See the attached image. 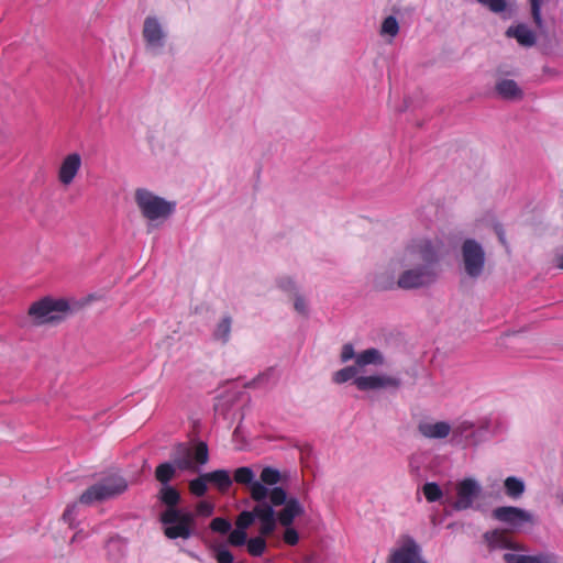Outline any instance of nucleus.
<instances>
[{"label":"nucleus","mask_w":563,"mask_h":563,"mask_svg":"<svg viewBox=\"0 0 563 563\" xmlns=\"http://www.w3.org/2000/svg\"><path fill=\"white\" fill-rule=\"evenodd\" d=\"M402 262L412 267L405 269L399 275L397 279L399 288L428 287L437 280L435 253L430 242L419 241L408 245L402 253Z\"/></svg>","instance_id":"f257e3e1"},{"label":"nucleus","mask_w":563,"mask_h":563,"mask_svg":"<svg viewBox=\"0 0 563 563\" xmlns=\"http://www.w3.org/2000/svg\"><path fill=\"white\" fill-rule=\"evenodd\" d=\"M158 499L167 507L159 517L165 537L170 540L191 538L195 534V515L176 507L180 501L178 490L164 485L158 492Z\"/></svg>","instance_id":"f03ea898"},{"label":"nucleus","mask_w":563,"mask_h":563,"mask_svg":"<svg viewBox=\"0 0 563 563\" xmlns=\"http://www.w3.org/2000/svg\"><path fill=\"white\" fill-rule=\"evenodd\" d=\"M234 481L238 484L247 486L251 498L260 503L267 498L271 492L268 486H275L280 483L282 474L278 470L266 466L261 472L260 481H256L253 470L242 466L234 471Z\"/></svg>","instance_id":"7ed1b4c3"},{"label":"nucleus","mask_w":563,"mask_h":563,"mask_svg":"<svg viewBox=\"0 0 563 563\" xmlns=\"http://www.w3.org/2000/svg\"><path fill=\"white\" fill-rule=\"evenodd\" d=\"M69 311L68 302L60 298L45 297L33 302L29 316L36 325L62 321Z\"/></svg>","instance_id":"20e7f679"},{"label":"nucleus","mask_w":563,"mask_h":563,"mask_svg":"<svg viewBox=\"0 0 563 563\" xmlns=\"http://www.w3.org/2000/svg\"><path fill=\"white\" fill-rule=\"evenodd\" d=\"M128 489L126 481L120 475H110L88 487L79 497L81 504L91 505L123 494Z\"/></svg>","instance_id":"39448f33"},{"label":"nucleus","mask_w":563,"mask_h":563,"mask_svg":"<svg viewBox=\"0 0 563 563\" xmlns=\"http://www.w3.org/2000/svg\"><path fill=\"white\" fill-rule=\"evenodd\" d=\"M134 198L143 217L150 221L166 219L175 209V203L166 201L143 188L135 190Z\"/></svg>","instance_id":"423d86ee"},{"label":"nucleus","mask_w":563,"mask_h":563,"mask_svg":"<svg viewBox=\"0 0 563 563\" xmlns=\"http://www.w3.org/2000/svg\"><path fill=\"white\" fill-rule=\"evenodd\" d=\"M269 506L277 507L284 505L283 509L275 514L276 522L278 521L284 527L292 525L294 520L303 515L305 509L300 501L294 497L287 498V493L282 487H274L268 493Z\"/></svg>","instance_id":"0eeeda50"},{"label":"nucleus","mask_w":563,"mask_h":563,"mask_svg":"<svg viewBox=\"0 0 563 563\" xmlns=\"http://www.w3.org/2000/svg\"><path fill=\"white\" fill-rule=\"evenodd\" d=\"M257 519L260 522L258 532L262 534H272L276 529L275 511L272 506L260 501L252 511H242L235 521V526L246 531V529Z\"/></svg>","instance_id":"6e6552de"},{"label":"nucleus","mask_w":563,"mask_h":563,"mask_svg":"<svg viewBox=\"0 0 563 563\" xmlns=\"http://www.w3.org/2000/svg\"><path fill=\"white\" fill-rule=\"evenodd\" d=\"M82 168V156L78 152L66 154L59 161L56 168V180L63 188H69Z\"/></svg>","instance_id":"1a4fd4ad"},{"label":"nucleus","mask_w":563,"mask_h":563,"mask_svg":"<svg viewBox=\"0 0 563 563\" xmlns=\"http://www.w3.org/2000/svg\"><path fill=\"white\" fill-rule=\"evenodd\" d=\"M464 269L471 277H478L485 266V253L474 240H466L462 245Z\"/></svg>","instance_id":"9d476101"},{"label":"nucleus","mask_w":563,"mask_h":563,"mask_svg":"<svg viewBox=\"0 0 563 563\" xmlns=\"http://www.w3.org/2000/svg\"><path fill=\"white\" fill-rule=\"evenodd\" d=\"M389 563H427L420 555V547L408 537H401L389 556Z\"/></svg>","instance_id":"9b49d317"},{"label":"nucleus","mask_w":563,"mask_h":563,"mask_svg":"<svg viewBox=\"0 0 563 563\" xmlns=\"http://www.w3.org/2000/svg\"><path fill=\"white\" fill-rule=\"evenodd\" d=\"M354 385L358 390H378V389H397L400 386V379L390 375H369L358 376L354 379Z\"/></svg>","instance_id":"f8f14e48"},{"label":"nucleus","mask_w":563,"mask_h":563,"mask_svg":"<svg viewBox=\"0 0 563 563\" xmlns=\"http://www.w3.org/2000/svg\"><path fill=\"white\" fill-rule=\"evenodd\" d=\"M479 485L475 479L465 478L456 485V500L453 506L457 510H464L472 506L478 496Z\"/></svg>","instance_id":"ddd939ff"},{"label":"nucleus","mask_w":563,"mask_h":563,"mask_svg":"<svg viewBox=\"0 0 563 563\" xmlns=\"http://www.w3.org/2000/svg\"><path fill=\"white\" fill-rule=\"evenodd\" d=\"M493 515L497 520L509 523L515 528L532 521L529 512L517 507H498L493 511Z\"/></svg>","instance_id":"4468645a"},{"label":"nucleus","mask_w":563,"mask_h":563,"mask_svg":"<svg viewBox=\"0 0 563 563\" xmlns=\"http://www.w3.org/2000/svg\"><path fill=\"white\" fill-rule=\"evenodd\" d=\"M143 37L150 46L161 47L164 44L165 32L158 19L147 16L144 20Z\"/></svg>","instance_id":"2eb2a0df"},{"label":"nucleus","mask_w":563,"mask_h":563,"mask_svg":"<svg viewBox=\"0 0 563 563\" xmlns=\"http://www.w3.org/2000/svg\"><path fill=\"white\" fill-rule=\"evenodd\" d=\"M419 432L428 439H444L451 432V426L445 421H421Z\"/></svg>","instance_id":"dca6fc26"},{"label":"nucleus","mask_w":563,"mask_h":563,"mask_svg":"<svg viewBox=\"0 0 563 563\" xmlns=\"http://www.w3.org/2000/svg\"><path fill=\"white\" fill-rule=\"evenodd\" d=\"M506 35L508 37L516 38L517 42L522 46H532L536 43L534 33L523 24L510 26L507 30Z\"/></svg>","instance_id":"f3484780"},{"label":"nucleus","mask_w":563,"mask_h":563,"mask_svg":"<svg viewBox=\"0 0 563 563\" xmlns=\"http://www.w3.org/2000/svg\"><path fill=\"white\" fill-rule=\"evenodd\" d=\"M498 95L508 100H519L522 98V90L512 79H501L496 84Z\"/></svg>","instance_id":"a211bd4d"},{"label":"nucleus","mask_w":563,"mask_h":563,"mask_svg":"<svg viewBox=\"0 0 563 563\" xmlns=\"http://www.w3.org/2000/svg\"><path fill=\"white\" fill-rule=\"evenodd\" d=\"M384 356L377 349H367L356 354L355 365L358 368H363L366 365H383Z\"/></svg>","instance_id":"6ab92c4d"},{"label":"nucleus","mask_w":563,"mask_h":563,"mask_svg":"<svg viewBox=\"0 0 563 563\" xmlns=\"http://www.w3.org/2000/svg\"><path fill=\"white\" fill-rule=\"evenodd\" d=\"M205 478L212 483L220 492H227L232 485L230 473L225 470H217L210 473H205Z\"/></svg>","instance_id":"aec40b11"},{"label":"nucleus","mask_w":563,"mask_h":563,"mask_svg":"<svg viewBox=\"0 0 563 563\" xmlns=\"http://www.w3.org/2000/svg\"><path fill=\"white\" fill-rule=\"evenodd\" d=\"M174 463L179 470H196L191 456V449L183 444L176 448Z\"/></svg>","instance_id":"412c9836"},{"label":"nucleus","mask_w":563,"mask_h":563,"mask_svg":"<svg viewBox=\"0 0 563 563\" xmlns=\"http://www.w3.org/2000/svg\"><path fill=\"white\" fill-rule=\"evenodd\" d=\"M486 540L494 549H517V547L511 542L507 533L504 531L496 530L490 533H486Z\"/></svg>","instance_id":"4be33fe9"},{"label":"nucleus","mask_w":563,"mask_h":563,"mask_svg":"<svg viewBox=\"0 0 563 563\" xmlns=\"http://www.w3.org/2000/svg\"><path fill=\"white\" fill-rule=\"evenodd\" d=\"M271 534H262L258 532V536L247 539L246 542V551L252 556H261L267 549L266 537Z\"/></svg>","instance_id":"5701e85b"},{"label":"nucleus","mask_w":563,"mask_h":563,"mask_svg":"<svg viewBox=\"0 0 563 563\" xmlns=\"http://www.w3.org/2000/svg\"><path fill=\"white\" fill-rule=\"evenodd\" d=\"M504 560L506 563H552L547 555H522L515 553H506Z\"/></svg>","instance_id":"b1692460"},{"label":"nucleus","mask_w":563,"mask_h":563,"mask_svg":"<svg viewBox=\"0 0 563 563\" xmlns=\"http://www.w3.org/2000/svg\"><path fill=\"white\" fill-rule=\"evenodd\" d=\"M176 475V465L162 463L155 470V478L164 485H167Z\"/></svg>","instance_id":"393cba45"},{"label":"nucleus","mask_w":563,"mask_h":563,"mask_svg":"<svg viewBox=\"0 0 563 563\" xmlns=\"http://www.w3.org/2000/svg\"><path fill=\"white\" fill-rule=\"evenodd\" d=\"M505 489L509 497L518 498L525 492V483L518 477L510 476L505 481Z\"/></svg>","instance_id":"a878e982"},{"label":"nucleus","mask_w":563,"mask_h":563,"mask_svg":"<svg viewBox=\"0 0 563 563\" xmlns=\"http://www.w3.org/2000/svg\"><path fill=\"white\" fill-rule=\"evenodd\" d=\"M107 551L111 560H119L124 554L125 544L120 538H111L107 543Z\"/></svg>","instance_id":"bb28decb"},{"label":"nucleus","mask_w":563,"mask_h":563,"mask_svg":"<svg viewBox=\"0 0 563 563\" xmlns=\"http://www.w3.org/2000/svg\"><path fill=\"white\" fill-rule=\"evenodd\" d=\"M191 456L195 465H205L209 461V450L205 442H198L191 450Z\"/></svg>","instance_id":"cd10ccee"},{"label":"nucleus","mask_w":563,"mask_h":563,"mask_svg":"<svg viewBox=\"0 0 563 563\" xmlns=\"http://www.w3.org/2000/svg\"><path fill=\"white\" fill-rule=\"evenodd\" d=\"M231 332V319L229 317L223 318L217 325L214 330V339L222 341L223 343L228 342Z\"/></svg>","instance_id":"c85d7f7f"},{"label":"nucleus","mask_w":563,"mask_h":563,"mask_svg":"<svg viewBox=\"0 0 563 563\" xmlns=\"http://www.w3.org/2000/svg\"><path fill=\"white\" fill-rule=\"evenodd\" d=\"M212 553L218 563H233L234 561L232 553L223 544L213 545Z\"/></svg>","instance_id":"c756f323"},{"label":"nucleus","mask_w":563,"mask_h":563,"mask_svg":"<svg viewBox=\"0 0 563 563\" xmlns=\"http://www.w3.org/2000/svg\"><path fill=\"white\" fill-rule=\"evenodd\" d=\"M228 543L232 547H242L247 542V533L245 530L235 528L229 531Z\"/></svg>","instance_id":"7c9ffc66"},{"label":"nucleus","mask_w":563,"mask_h":563,"mask_svg":"<svg viewBox=\"0 0 563 563\" xmlns=\"http://www.w3.org/2000/svg\"><path fill=\"white\" fill-rule=\"evenodd\" d=\"M357 372H358V367L356 365L344 367L334 373L333 380L336 384L345 383V382L354 378L356 376Z\"/></svg>","instance_id":"2f4dec72"},{"label":"nucleus","mask_w":563,"mask_h":563,"mask_svg":"<svg viewBox=\"0 0 563 563\" xmlns=\"http://www.w3.org/2000/svg\"><path fill=\"white\" fill-rule=\"evenodd\" d=\"M422 492L426 499L430 503L440 499L442 496V490L440 486L435 483H426L422 487Z\"/></svg>","instance_id":"473e14b6"},{"label":"nucleus","mask_w":563,"mask_h":563,"mask_svg":"<svg viewBox=\"0 0 563 563\" xmlns=\"http://www.w3.org/2000/svg\"><path fill=\"white\" fill-rule=\"evenodd\" d=\"M207 483L209 482L207 478H205V474L200 475L198 478L192 479L189 483L190 493L195 496H203L207 492Z\"/></svg>","instance_id":"72a5a7b5"},{"label":"nucleus","mask_w":563,"mask_h":563,"mask_svg":"<svg viewBox=\"0 0 563 563\" xmlns=\"http://www.w3.org/2000/svg\"><path fill=\"white\" fill-rule=\"evenodd\" d=\"M399 31V25L397 20L394 16H388L384 20L382 24L380 33L383 35H389L391 37L396 36Z\"/></svg>","instance_id":"f704fd0d"},{"label":"nucleus","mask_w":563,"mask_h":563,"mask_svg":"<svg viewBox=\"0 0 563 563\" xmlns=\"http://www.w3.org/2000/svg\"><path fill=\"white\" fill-rule=\"evenodd\" d=\"M210 528L214 532L228 533L231 530V523L224 518L217 517L211 521Z\"/></svg>","instance_id":"c9c22d12"},{"label":"nucleus","mask_w":563,"mask_h":563,"mask_svg":"<svg viewBox=\"0 0 563 563\" xmlns=\"http://www.w3.org/2000/svg\"><path fill=\"white\" fill-rule=\"evenodd\" d=\"M481 4L487 7L493 12H501L506 8L505 0H477Z\"/></svg>","instance_id":"e433bc0d"},{"label":"nucleus","mask_w":563,"mask_h":563,"mask_svg":"<svg viewBox=\"0 0 563 563\" xmlns=\"http://www.w3.org/2000/svg\"><path fill=\"white\" fill-rule=\"evenodd\" d=\"M213 505L209 501H200L197 504L196 506V516H201V517H209L213 514Z\"/></svg>","instance_id":"4c0bfd02"},{"label":"nucleus","mask_w":563,"mask_h":563,"mask_svg":"<svg viewBox=\"0 0 563 563\" xmlns=\"http://www.w3.org/2000/svg\"><path fill=\"white\" fill-rule=\"evenodd\" d=\"M541 2H542V0H530L532 16L538 26L542 25Z\"/></svg>","instance_id":"58836bf2"},{"label":"nucleus","mask_w":563,"mask_h":563,"mask_svg":"<svg viewBox=\"0 0 563 563\" xmlns=\"http://www.w3.org/2000/svg\"><path fill=\"white\" fill-rule=\"evenodd\" d=\"M298 532L294 528H291V526L286 527V530L284 532V541L289 545H295L298 543Z\"/></svg>","instance_id":"ea45409f"},{"label":"nucleus","mask_w":563,"mask_h":563,"mask_svg":"<svg viewBox=\"0 0 563 563\" xmlns=\"http://www.w3.org/2000/svg\"><path fill=\"white\" fill-rule=\"evenodd\" d=\"M356 354L354 352V349L351 344H345L342 347L341 358L343 362H347L351 358H355Z\"/></svg>","instance_id":"a19ab883"},{"label":"nucleus","mask_w":563,"mask_h":563,"mask_svg":"<svg viewBox=\"0 0 563 563\" xmlns=\"http://www.w3.org/2000/svg\"><path fill=\"white\" fill-rule=\"evenodd\" d=\"M75 506H69L67 507V509L65 510L64 515H63V519L65 521H68L69 523L71 522L73 520V515L75 512Z\"/></svg>","instance_id":"79ce46f5"},{"label":"nucleus","mask_w":563,"mask_h":563,"mask_svg":"<svg viewBox=\"0 0 563 563\" xmlns=\"http://www.w3.org/2000/svg\"><path fill=\"white\" fill-rule=\"evenodd\" d=\"M295 308L297 311L303 313L306 311V302L302 298H297L295 301Z\"/></svg>","instance_id":"37998d69"},{"label":"nucleus","mask_w":563,"mask_h":563,"mask_svg":"<svg viewBox=\"0 0 563 563\" xmlns=\"http://www.w3.org/2000/svg\"><path fill=\"white\" fill-rule=\"evenodd\" d=\"M554 261H555V266L559 269L563 271V254L556 255Z\"/></svg>","instance_id":"c03bdc74"},{"label":"nucleus","mask_w":563,"mask_h":563,"mask_svg":"<svg viewBox=\"0 0 563 563\" xmlns=\"http://www.w3.org/2000/svg\"><path fill=\"white\" fill-rule=\"evenodd\" d=\"M472 428V424L468 423V422H463L461 426L457 427V431L459 432H464V431H467L468 429Z\"/></svg>","instance_id":"a18cd8bd"},{"label":"nucleus","mask_w":563,"mask_h":563,"mask_svg":"<svg viewBox=\"0 0 563 563\" xmlns=\"http://www.w3.org/2000/svg\"><path fill=\"white\" fill-rule=\"evenodd\" d=\"M79 538H84V536H81L80 533H76V534L73 537L71 541H73V542H74V541H77Z\"/></svg>","instance_id":"49530a36"},{"label":"nucleus","mask_w":563,"mask_h":563,"mask_svg":"<svg viewBox=\"0 0 563 563\" xmlns=\"http://www.w3.org/2000/svg\"><path fill=\"white\" fill-rule=\"evenodd\" d=\"M560 501L563 505V494L560 496Z\"/></svg>","instance_id":"de8ad7c7"}]
</instances>
